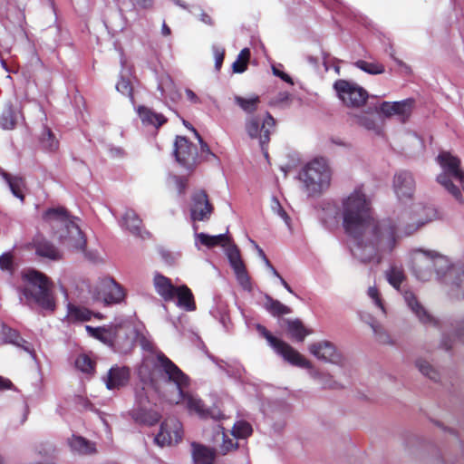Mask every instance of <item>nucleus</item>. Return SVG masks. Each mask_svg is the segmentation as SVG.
I'll return each mask as SVG.
<instances>
[{"label":"nucleus","mask_w":464,"mask_h":464,"mask_svg":"<svg viewBox=\"0 0 464 464\" xmlns=\"http://www.w3.org/2000/svg\"><path fill=\"white\" fill-rule=\"evenodd\" d=\"M393 191L401 203L408 204L414 197L416 182L413 175L407 170L395 173L392 182Z\"/></svg>","instance_id":"nucleus-13"},{"label":"nucleus","mask_w":464,"mask_h":464,"mask_svg":"<svg viewBox=\"0 0 464 464\" xmlns=\"http://www.w3.org/2000/svg\"><path fill=\"white\" fill-rule=\"evenodd\" d=\"M153 286L156 293L165 301H173V294L176 289L170 279L160 273H155L153 276Z\"/></svg>","instance_id":"nucleus-24"},{"label":"nucleus","mask_w":464,"mask_h":464,"mask_svg":"<svg viewBox=\"0 0 464 464\" xmlns=\"http://www.w3.org/2000/svg\"><path fill=\"white\" fill-rule=\"evenodd\" d=\"M275 126V119L267 113L261 120L258 117L251 116L246 121V130L251 139H258L259 143L264 150V146L268 143L271 130Z\"/></svg>","instance_id":"nucleus-12"},{"label":"nucleus","mask_w":464,"mask_h":464,"mask_svg":"<svg viewBox=\"0 0 464 464\" xmlns=\"http://www.w3.org/2000/svg\"><path fill=\"white\" fill-rule=\"evenodd\" d=\"M229 237H227L226 234H219L217 236H210L205 233L195 234V244L197 246L198 244L200 243L208 248H212L217 246L225 247L229 243Z\"/></svg>","instance_id":"nucleus-27"},{"label":"nucleus","mask_w":464,"mask_h":464,"mask_svg":"<svg viewBox=\"0 0 464 464\" xmlns=\"http://www.w3.org/2000/svg\"><path fill=\"white\" fill-rule=\"evenodd\" d=\"M75 366L85 373H92L94 370V363L86 354H80L75 360Z\"/></svg>","instance_id":"nucleus-50"},{"label":"nucleus","mask_w":464,"mask_h":464,"mask_svg":"<svg viewBox=\"0 0 464 464\" xmlns=\"http://www.w3.org/2000/svg\"><path fill=\"white\" fill-rule=\"evenodd\" d=\"M352 119L353 123L368 130L377 131L379 130L378 123L372 115L367 113L353 114Z\"/></svg>","instance_id":"nucleus-40"},{"label":"nucleus","mask_w":464,"mask_h":464,"mask_svg":"<svg viewBox=\"0 0 464 464\" xmlns=\"http://www.w3.org/2000/svg\"><path fill=\"white\" fill-rule=\"evenodd\" d=\"M415 366L421 374L432 381L440 380V372L424 358H418Z\"/></svg>","instance_id":"nucleus-41"},{"label":"nucleus","mask_w":464,"mask_h":464,"mask_svg":"<svg viewBox=\"0 0 464 464\" xmlns=\"http://www.w3.org/2000/svg\"><path fill=\"white\" fill-rule=\"evenodd\" d=\"M355 66L369 74H381L384 72V66L378 63L359 60L355 63Z\"/></svg>","instance_id":"nucleus-48"},{"label":"nucleus","mask_w":464,"mask_h":464,"mask_svg":"<svg viewBox=\"0 0 464 464\" xmlns=\"http://www.w3.org/2000/svg\"><path fill=\"white\" fill-rule=\"evenodd\" d=\"M21 120H23L21 111L8 105L0 116V127L4 130H12Z\"/></svg>","instance_id":"nucleus-33"},{"label":"nucleus","mask_w":464,"mask_h":464,"mask_svg":"<svg viewBox=\"0 0 464 464\" xmlns=\"http://www.w3.org/2000/svg\"><path fill=\"white\" fill-rule=\"evenodd\" d=\"M360 318L370 325L376 340L380 343L392 344L393 343L392 337L387 333V331L382 327V325L377 323L369 314L364 315L361 313Z\"/></svg>","instance_id":"nucleus-30"},{"label":"nucleus","mask_w":464,"mask_h":464,"mask_svg":"<svg viewBox=\"0 0 464 464\" xmlns=\"http://www.w3.org/2000/svg\"><path fill=\"white\" fill-rule=\"evenodd\" d=\"M256 330L268 343V344L281 355L286 362L292 365L308 370L312 379L322 384L325 388H335L337 383L331 380V377L315 369L310 361H308L298 351L294 349L287 343L276 338L266 328L261 324H256Z\"/></svg>","instance_id":"nucleus-3"},{"label":"nucleus","mask_w":464,"mask_h":464,"mask_svg":"<svg viewBox=\"0 0 464 464\" xmlns=\"http://www.w3.org/2000/svg\"><path fill=\"white\" fill-rule=\"evenodd\" d=\"M457 337L464 343V320L461 321L456 331Z\"/></svg>","instance_id":"nucleus-62"},{"label":"nucleus","mask_w":464,"mask_h":464,"mask_svg":"<svg viewBox=\"0 0 464 464\" xmlns=\"http://www.w3.org/2000/svg\"><path fill=\"white\" fill-rule=\"evenodd\" d=\"M92 316V313L89 309L70 304H68V317L71 320L84 322L91 320Z\"/></svg>","instance_id":"nucleus-44"},{"label":"nucleus","mask_w":464,"mask_h":464,"mask_svg":"<svg viewBox=\"0 0 464 464\" xmlns=\"http://www.w3.org/2000/svg\"><path fill=\"white\" fill-rule=\"evenodd\" d=\"M130 72L124 67L120 73V80L116 84V90L123 95L128 96L133 102L132 84L130 79Z\"/></svg>","instance_id":"nucleus-38"},{"label":"nucleus","mask_w":464,"mask_h":464,"mask_svg":"<svg viewBox=\"0 0 464 464\" xmlns=\"http://www.w3.org/2000/svg\"><path fill=\"white\" fill-rule=\"evenodd\" d=\"M68 444L74 453L88 455L95 452V446L91 441L81 436L72 435L68 440Z\"/></svg>","instance_id":"nucleus-31"},{"label":"nucleus","mask_w":464,"mask_h":464,"mask_svg":"<svg viewBox=\"0 0 464 464\" xmlns=\"http://www.w3.org/2000/svg\"><path fill=\"white\" fill-rule=\"evenodd\" d=\"M343 227L353 240L352 253L362 263L380 264L391 255L402 237L416 233L434 218V212L420 203L401 210L394 219L376 220L371 214V199L363 186L356 187L342 199Z\"/></svg>","instance_id":"nucleus-1"},{"label":"nucleus","mask_w":464,"mask_h":464,"mask_svg":"<svg viewBox=\"0 0 464 464\" xmlns=\"http://www.w3.org/2000/svg\"><path fill=\"white\" fill-rule=\"evenodd\" d=\"M193 132L195 133L196 137L198 139V141L200 143V146H201V151L202 152H206V153H208V154H211L212 156H214L210 150H209V147L208 146L207 143H205L201 137L199 136V134L197 132V130L195 129H193Z\"/></svg>","instance_id":"nucleus-61"},{"label":"nucleus","mask_w":464,"mask_h":464,"mask_svg":"<svg viewBox=\"0 0 464 464\" xmlns=\"http://www.w3.org/2000/svg\"><path fill=\"white\" fill-rule=\"evenodd\" d=\"M273 72H274L275 75L280 77L285 82L293 83L292 79H291V77L288 74L279 71L276 67H273Z\"/></svg>","instance_id":"nucleus-60"},{"label":"nucleus","mask_w":464,"mask_h":464,"mask_svg":"<svg viewBox=\"0 0 464 464\" xmlns=\"http://www.w3.org/2000/svg\"><path fill=\"white\" fill-rule=\"evenodd\" d=\"M12 386V382L2 376H0V390L10 389Z\"/></svg>","instance_id":"nucleus-63"},{"label":"nucleus","mask_w":464,"mask_h":464,"mask_svg":"<svg viewBox=\"0 0 464 464\" xmlns=\"http://www.w3.org/2000/svg\"><path fill=\"white\" fill-rule=\"evenodd\" d=\"M234 101L245 112L249 114L254 113L260 103V99L257 95H252L247 98L236 95Z\"/></svg>","instance_id":"nucleus-39"},{"label":"nucleus","mask_w":464,"mask_h":464,"mask_svg":"<svg viewBox=\"0 0 464 464\" xmlns=\"http://www.w3.org/2000/svg\"><path fill=\"white\" fill-rule=\"evenodd\" d=\"M137 112L142 123L147 126H153L155 128H159L166 121V119L162 114L156 113L150 109L144 106H140L137 109Z\"/></svg>","instance_id":"nucleus-32"},{"label":"nucleus","mask_w":464,"mask_h":464,"mask_svg":"<svg viewBox=\"0 0 464 464\" xmlns=\"http://www.w3.org/2000/svg\"><path fill=\"white\" fill-rule=\"evenodd\" d=\"M4 334H6V341L12 343L18 347H21L24 352L29 353L32 358H35V353L33 345L27 341L19 337L15 331H13L10 328L3 327Z\"/></svg>","instance_id":"nucleus-36"},{"label":"nucleus","mask_w":464,"mask_h":464,"mask_svg":"<svg viewBox=\"0 0 464 464\" xmlns=\"http://www.w3.org/2000/svg\"><path fill=\"white\" fill-rule=\"evenodd\" d=\"M185 94L187 99L192 102V103H199L200 99L198 97V95L190 89L185 90Z\"/></svg>","instance_id":"nucleus-59"},{"label":"nucleus","mask_w":464,"mask_h":464,"mask_svg":"<svg viewBox=\"0 0 464 464\" xmlns=\"http://www.w3.org/2000/svg\"><path fill=\"white\" fill-rule=\"evenodd\" d=\"M402 295L408 309L421 324L427 326L438 325L439 321L437 318L430 313L412 291L405 290Z\"/></svg>","instance_id":"nucleus-15"},{"label":"nucleus","mask_w":464,"mask_h":464,"mask_svg":"<svg viewBox=\"0 0 464 464\" xmlns=\"http://www.w3.org/2000/svg\"><path fill=\"white\" fill-rule=\"evenodd\" d=\"M299 179L309 197H315L326 190L331 183L332 170L324 158H315L301 170Z\"/></svg>","instance_id":"nucleus-7"},{"label":"nucleus","mask_w":464,"mask_h":464,"mask_svg":"<svg viewBox=\"0 0 464 464\" xmlns=\"http://www.w3.org/2000/svg\"><path fill=\"white\" fill-rule=\"evenodd\" d=\"M191 454L194 464H214L215 450L202 444L193 442Z\"/></svg>","instance_id":"nucleus-26"},{"label":"nucleus","mask_w":464,"mask_h":464,"mask_svg":"<svg viewBox=\"0 0 464 464\" xmlns=\"http://www.w3.org/2000/svg\"><path fill=\"white\" fill-rule=\"evenodd\" d=\"M137 405L131 410L132 419L140 423L153 425L160 420V414L149 407L147 395L142 392H137Z\"/></svg>","instance_id":"nucleus-20"},{"label":"nucleus","mask_w":464,"mask_h":464,"mask_svg":"<svg viewBox=\"0 0 464 464\" xmlns=\"http://www.w3.org/2000/svg\"><path fill=\"white\" fill-rule=\"evenodd\" d=\"M134 5L140 9H150L153 7L154 0H133Z\"/></svg>","instance_id":"nucleus-58"},{"label":"nucleus","mask_w":464,"mask_h":464,"mask_svg":"<svg viewBox=\"0 0 464 464\" xmlns=\"http://www.w3.org/2000/svg\"><path fill=\"white\" fill-rule=\"evenodd\" d=\"M323 219L324 223L331 224L338 221L339 211L332 203H326L323 208Z\"/></svg>","instance_id":"nucleus-51"},{"label":"nucleus","mask_w":464,"mask_h":464,"mask_svg":"<svg viewBox=\"0 0 464 464\" xmlns=\"http://www.w3.org/2000/svg\"><path fill=\"white\" fill-rule=\"evenodd\" d=\"M367 295L372 300V304L380 309L382 314H386V309L382 303V299L379 290L375 286H369L367 289Z\"/></svg>","instance_id":"nucleus-52"},{"label":"nucleus","mask_w":464,"mask_h":464,"mask_svg":"<svg viewBox=\"0 0 464 464\" xmlns=\"http://www.w3.org/2000/svg\"><path fill=\"white\" fill-rule=\"evenodd\" d=\"M250 58V51L248 48H244L239 53L237 60L232 64L234 72L241 73L246 70L247 63Z\"/></svg>","instance_id":"nucleus-45"},{"label":"nucleus","mask_w":464,"mask_h":464,"mask_svg":"<svg viewBox=\"0 0 464 464\" xmlns=\"http://www.w3.org/2000/svg\"><path fill=\"white\" fill-rule=\"evenodd\" d=\"M266 307L273 315H282L291 313L288 306L283 304L277 300L272 299L269 296L266 297Z\"/></svg>","instance_id":"nucleus-46"},{"label":"nucleus","mask_w":464,"mask_h":464,"mask_svg":"<svg viewBox=\"0 0 464 464\" xmlns=\"http://www.w3.org/2000/svg\"><path fill=\"white\" fill-rule=\"evenodd\" d=\"M387 281L394 288L399 289L405 279L404 272L401 267L392 266L385 273Z\"/></svg>","instance_id":"nucleus-43"},{"label":"nucleus","mask_w":464,"mask_h":464,"mask_svg":"<svg viewBox=\"0 0 464 464\" xmlns=\"http://www.w3.org/2000/svg\"><path fill=\"white\" fill-rule=\"evenodd\" d=\"M4 179L7 182L13 195L19 198L22 202L24 200V189L25 188L24 179L18 176H11L6 172L2 173Z\"/></svg>","instance_id":"nucleus-35"},{"label":"nucleus","mask_w":464,"mask_h":464,"mask_svg":"<svg viewBox=\"0 0 464 464\" xmlns=\"http://www.w3.org/2000/svg\"><path fill=\"white\" fill-rule=\"evenodd\" d=\"M89 292L95 301L107 305L121 304L126 296L125 289L109 276L99 278L90 286Z\"/></svg>","instance_id":"nucleus-9"},{"label":"nucleus","mask_w":464,"mask_h":464,"mask_svg":"<svg viewBox=\"0 0 464 464\" xmlns=\"http://www.w3.org/2000/svg\"><path fill=\"white\" fill-rule=\"evenodd\" d=\"M41 144L44 149L54 151L58 149L59 142L49 129H44L41 136Z\"/></svg>","instance_id":"nucleus-47"},{"label":"nucleus","mask_w":464,"mask_h":464,"mask_svg":"<svg viewBox=\"0 0 464 464\" xmlns=\"http://www.w3.org/2000/svg\"><path fill=\"white\" fill-rule=\"evenodd\" d=\"M44 218L53 229L54 237L69 250H83L86 240L79 226L72 220L63 208L48 209Z\"/></svg>","instance_id":"nucleus-4"},{"label":"nucleus","mask_w":464,"mask_h":464,"mask_svg":"<svg viewBox=\"0 0 464 464\" xmlns=\"http://www.w3.org/2000/svg\"><path fill=\"white\" fill-rule=\"evenodd\" d=\"M287 331L290 336L297 342H303L304 338L312 333L310 330L306 329L299 320L288 321Z\"/></svg>","instance_id":"nucleus-37"},{"label":"nucleus","mask_w":464,"mask_h":464,"mask_svg":"<svg viewBox=\"0 0 464 464\" xmlns=\"http://www.w3.org/2000/svg\"><path fill=\"white\" fill-rule=\"evenodd\" d=\"M155 368L161 375L158 390L168 401L175 404L184 403L190 413H195L202 419L223 418L218 409H207L198 396L186 392L188 386V376L161 352L156 354Z\"/></svg>","instance_id":"nucleus-2"},{"label":"nucleus","mask_w":464,"mask_h":464,"mask_svg":"<svg viewBox=\"0 0 464 464\" xmlns=\"http://www.w3.org/2000/svg\"><path fill=\"white\" fill-rule=\"evenodd\" d=\"M360 318L370 325L376 340L380 343L392 344L393 343L392 337L387 333V331L382 327V325L377 323L369 314L364 315L361 313Z\"/></svg>","instance_id":"nucleus-29"},{"label":"nucleus","mask_w":464,"mask_h":464,"mask_svg":"<svg viewBox=\"0 0 464 464\" xmlns=\"http://www.w3.org/2000/svg\"><path fill=\"white\" fill-rule=\"evenodd\" d=\"M177 299L176 305L187 312H192L196 310V304L194 295L191 290L185 285H179L176 287L173 294V300Z\"/></svg>","instance_id":"nucleus-25"},{"label":"nucleus","mask_w":464,"mask_h":464,"mask_svg":"<svg viewBox=\"0 0 464 464\" xmlns=\"http://www.w3.org/2000/svg\"><path fill=\"white\" fill-rule=\"evenodd\" d=\"M437 162L441 168V172L436 178L437 182L462 203L460 188L464 191V170L460 160L448 151H442L438 155Z\"/></svg>","instance_id":"nucleus-6"},{"label":"nucleus","mask_w":464,"mask_h":464,"mask_svg":"<svg viewBox=\"0 0 464 464\" xmlns=\"http://www.w3.org/2000/svg\"><path fill=\"white\" fill-rule=\"evenodd\" d=\"M121 226L128 229L132 235L143 237L141 233V220L132 209H127L123 214Z\"/></svg>","instance_id":"nucleus-28"},{"label":"nucleus","mask_w":464,"mask_h":464,"mask_svg":"<svg viewBox=\"0 0 464 464\" xmlns=\"http://www.w3.org/2000/svg\"><path fill=\"white\" fill-rule=\"evenodd\" d=\"M35 252L38 256L52 260H58L62 257L61 252L50 242L41 239L34 241Z\"/></svg>","instance_id":"nucleus-34"},{"label":"nucleus","mask_w":464,"mask_h":464,"mask_svg":"<svg viewBox=\"0 0 464 464\" xmlns=\"http://www.w3.org/2000/svg\"><path fill=\"white\" fill-rule=\"evenodd\" d=\"M0 267L2 270L12 271L14 267L13 256L11 253H5L0 256Z\"/></svg>","instance_id":"nucleus-54"},{"label":"nucleus","mask_w":464,"mask_h":464,"mask_svg":"<svg viewBox=\"0 0 464 464\" xmlns=\"http://www.w3.org/2000/svg\"><path fill=\"white\" fill-rule=\"evenodd\" d=\"M130 372L126 367L113 366L102 378L108 390H119L129 381Z\"/></svg>","instance_id":"nucleus-23"},{"label":"nucleus","mask_w":464,"mask_h":464,"mask_svg":"<svg viewBox=\"0 0 464 464\" xmlns=\"http://www.w3.org/2000/svg\"><path fill=\"white\" fill-rule=\"evenodd\" d=\"M171 183H173L179 194L184 193L186 187H187V180L178 177V176H172L169 180Z\"/></svg>","instance_id":"nucleus-57"},{"label":"nucleus","mask_w":464,"mask_h":464,"mask_svg":"<svg viewBox=\"0 0 464 464\" xmlns=\"http://www.w3.org/2000/svg\"><path fill=\"white\" fill-rule=\"evenodd\" d=\"M414 101L406 99L400 102H383L378 108V113L385 118L398 117L401 122H405L411 116Z\"/></svg>","instance_id":"nucleus-16"},{"label":"nucleus","mask_w":464,"mask_h":464,"mask_svg":"<svg viewBox=\"0 0 464 464\" xmlns=\"http://www.w3.org/2000/svg\"><path fill=\"white\" fill-rule=\"evenodd\" d=\"M223 443L221 445V450L224 454L237 449V443L234 440L229 439L224 432L222 433Z\"/></svg>","instance_id":"nucleus-55"},{"label":"nucleus","mask_w":464,"mask_h":464,"mask_svg":"<svg viewBox=\"0 0 464 464\" xmlns=\"http://www.w3.org/2000/svg\"><path fill=\"white\" fill-rule=\"evenodd\" d=\"M440 283L447 287V292L452 298H464V269L461 267L455 266L451 263L445 280Z\"/></svg>","instance_id":"nucleus-22"},{"label":"nucleus","mask_w":464,"mask_h":464,"mask_svg":"<svg viewBox=\"0 0 464 464\" xmlns=\"http://www.w3.org/2000/svg\"><path fill=\"white\" fill-rule=\"evenodd\" d=\"M224 248L238 283L244 289L250 290V278L247 275L246 266L240 256L237 246L232 244L229 240V243Z\"/></svg>","instance_id":"nucleus-19"},{"label":"nucleus","mask_w":464,"mask_h":464,"mask_svg":"<svg viewBox=\"0 0 464 464\" xmlns=\"http://www.w3.org/2000/svg\"><path fill=\"white\" fill-rule=\"evenodd\" d=\"M451 267V261L434 250H417L412 257V273L417 280L429 282L433 276L438 282L444 281Z\"/></svg>","instance_id":"nucleus-5"},{"label":"nucleus","mask_w":464,"mask_h":464,"mask_svg":"<svg viewBox=\"0 0 464 464\" xmlns=\"http://www.w3.org/2000/svg\"><path fill=\"white\" fill-rule=\"evenodd\" d=\"M213 53L215 58V68L217 71H219L224 60L225 51L220 47L213 46Z\"/></svg>","instance_id":"nucleus-56"},{"label":"nucleus","mask_w":464,"mask_h":464,"mask_svg":"<svg viewBox=\"0 0 464 464\" xmlns=\"http://www.w3.org/2000/svg\"><path fill=\"white\" fill-rule=\"evenodd\" d=\"M200 20H201L204 24H212V21H211L210 16H209L208 14H205V13H202V14H201Z\"/></svg>","instance_id":"nucleus-64"},{"label":"nucleus","mask_w":464,"mask_h":464,"mask_svg":"<svg viewBox=\"0 0 464 464\" xmlns=\"http://www.w3.org/2000/svg\"><path fill=\"white\" fill-rule=\"evenodd\" d=\"M158 90L162 97H169L171 100L176 98V91L173 81L169 75H162L158 83Z\"/></svg>","instance_id":"nucleus-42"},{"label":"nucleus","mask_w":464,"mask_h":464,"mask_svg":"<svg viewBox=\"0 0 464 464\" xmlns=\"http://www.w3.org/2000/svg\"><path fill=\"white\" fill-rule=\"evenodd\" d=\"M85 329L91 336L114 348H118L121 344V339L127 335V329L122 324L103 327L86 325Z\"/></svg>","instance_id":"nucleus-14"},{"label":"nucleus","mask_w":464,"mask_h":464,"mask_svg":"<svg viewBox=\"0 0 464 464\" xmlns=\"http://www.w3.org/2000/svg\"><path fill=\"white\" fill-rule=\"evenodd\" d=\"M252 433L251 425L244 420L237 421L232 429V435L237 439H245Z\"/></svg>","instance_id":"nucleus-49"},{"label":"nucleus","mask_w":464,"mask_h":464,"mask_svg":"<svg viewBox=\"0 0 464 464\" xmlns=\"http://www.w3.org/2000/svg\"><path fill=\"white\" fill-rule=\"evenodd\" d=\"M174 154L177 161L187 169H191L197 164L198 149L185 137H177Z\"/></svg>","instance_id":"nucleus-21"},{"label":"nucleus","mask_w":464,"mask_h":464,"mask_svg":"<svg viewBox=\"0 0 464 464\" xmlns=\"http://www.w3.org/2000/svg\"><path fill=\"white\" fill-rule=\"evenodd\" d=\"M25 285L23 294L27 299L34 300L42 308L53 311L55 303L52 295V283L43 273L28 270L23 273Z\"/></svg>","instance_id":"nucleus-8"},{"label":"nucleus","mask_w":464,"mask_h":464,"mask_svg":"<svg viewBox=\"0 0 464 464\" xmlns=\"http://www.w3.org/2000/svg\"><path fill=\"white\" fill-rule=\"evenodd\" d=\"M334 88L338 98L347 107L359 108L365 103L368 98V93L362 87L346 80L336 81Z\"/></svg>","instance_id":"nucleus-10"},{"label":"nucleus","mask_w":464,"mask_h":464,"mask_svg":"<svg viewBox=\"0 0 464 464\" xmlns=\"http://www.w3.org/2000/svg\"><path fill=\"white\" fill-rule=\"evenodd\" d=\"M309 353L316 359L340 367L345 366L346 359L340 350L329 341H319L308 346Z\"/></svg>","instance_id":"nucleus-11"},{"label":"nucleus","mask_w":464,"mask_h":464,"mask_svg":"<svg viewBox=\"0 0 464 464\" xmlns=\"http://www.w3.org/2000/svg\"><path fill=\"white\" fill-rule=\"evenodd\" d=\"M214 210L204 190H197L191 196L190 218L193 221H208Z\"/></svg>","instance_id":"nucleus-18"},{"label":"nucleus","mask_w":464,"mask_h":464,"mask_svg":"<svg viewBox=\"0 0 464 464\" xmlns=\"http://www.w3.org/2000/svg\"><path fill=\"white\" fill-rule=\"evenodd\" d=\"M270 208L275 214L279 216L285 221L287 227H290V218L276 197L272 198Z\"/></svg>","instance_id":"nucleus-53"},{"label":"nucleus","mask_w":464,"mask_h":464,"mask_svg":"<svg viewBox=\"0 0 464 464\" xmlns=\"http://www.w3.org/2000/svg\"><path fill=\"white\" fill-rule=\"evenodd\" d=\"M182 438L181 423L174 417L167 419L155 437V442L163 447L178 443Z\"/></svg>","instance_id":"nucleus-17"}]
</instances>
